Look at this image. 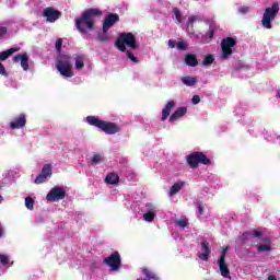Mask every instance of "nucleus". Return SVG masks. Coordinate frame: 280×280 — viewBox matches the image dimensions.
Listing matches in <instances>:
<instances>
[{
	"mask_svg": "<svg viewBox=\"0 0 280 280\" xmlns=\"http://www.w3.org/2000/svg\"><path fill=\"white\" fill-rule=\"evenodd\" d=\"M95 16H102V10L96 8L86 9L81 16L74 19L75 27L81 34H88L95 30Z\"/></svg>",
	"mask_w": 280,
	"mask_h": 280,
	"instance_id": "1",
	"label": "nucleus"
},
{
	"mask_svg": "<svg viewBox=\"0 0 280 280\" xmlns=\"http://www.w3.org/2000/svg\"><path fill=\"white\" fill-rule=\"evenodd\" d=\"M126 45L130 49H139V45H137V36L132 33H121L115 43V47L118 51H126L127 58L131 60V62L139 65V59L135 57L132 51L126 49Z\"/></svg>",
	"mask_w": 280,
	"mask_h": 280,
	"instance_id": "2",
	"label": "nucleus"
},
{
	"mask_svg": "<svg viewBox=\"0 0 280 280\" xmlns=\"http://www.w3.org/2000/svg\"><path fill=\"white\" fill-rule=\"evenodd\" d=\"M85 119L89 126H94V128H98V130H102L103 132H105V135H117V132H121V127H119V125H117L116 122L102 120L96 116H88Z\"/></svg>",
	"mask_w": 280,
	"mask_h": 280,
	"instance_id": "3",
	"label": "nucleus"
},
{
	"mask_svg": "<svg viewBox=\"0 0 280 280\" xmlns=\"http://www.w3.org/2000/svg\"><path fill=\"white\" fill-rule=\"evenodd\" d=\"M187 165L190 166V170H197L198 165H211V159L205 154V152L195 151L186 155Z\"/></svg>",
	"mask_w": 280,
	"mask_h": 280,
	"instance_id": "4",
	"label": "nucleus"
},
{
	"mask_svg": "<svg viewBox=\"0 0 280 280\" xmlns=\"http://www.w3.org/2000/svg\"><path fill=\"white\" fill-rule=\"evenodd\" d=\"M277 14H279V2H275L271 7L265 9L261 20L262 27L272 30V21L277 19Z\"/></svg>",
	"mask_w": 280,
	"mask_h": 280,
	"instance_id": "5",
	"label": "nucleus"
},
{
	"mask_svg": "<svg viewBox=\"0 0 280 280\" xmlns=\"http://www.w3.org/2000/svg\"><path fill=\"white\" fill-rule=\"evenodd\" d=\"M57 70L63 78H73V66L71 65V57L63 55L57 61Z\"/></svg>",
	"mask_w": 280,
	"mask_h": 280,
	"instance_id": "6",
	"label": "nucleus"
},
{
	"mask_svg": "<svg viewBox=\"0 0 280 280\" xmlns=\"http://www.w3.org/2000/svg\"><path fill=\"white\" fill-rule=\"evenodd\" d=\"M103 264L108 266L112 272H119L121 269V255L119 252L112 253L108 257L104 258Z\"/></svg>",
	"mask_w": 280,
	"mask_h": 280,
	"instance_id": "7",
	"label": "nucleus"
},
{
	"mask_svg": "<svg viewBox=\"0 0 280 280\" xmlns=\"http://www.w3.org/2000/svg\"><path fill=\"white\" fill-rule=\"evenodd\" d=\"M237 45V39L233 37H226L221 40L222 58L226 60L229 56L233 54V47Z\"/></svg>",
	"mask_w": 280,
	"mask_h": 280,
	"instance_id": "8",
	"label": "nucleus"
},
{
	"mask_svg": "<svg viewBox=\"0 0 280 280\" xmlns=\"http://www.w3.org/2000/svg\"><path fill=\"white\" fill-rule=\"evenodd\" d=\"M66 196L67 191H65V188L55 186L47 194L46 200H48V202H59V200H65Z\"/></svg>",
	"mask_w": 280,
	"mask_h": 280,
	"instance_id": "9",
	"label": "nucleus"
},
{
	"mask_svg": "<svg viewBox=\"0 0 280 280\" xmlns=\"http://www.w3.org/2000/svg\"><path fill=\"white\" fill-rule=\"evenodd\" d=\"M42 16L46 19L47 23H56L62 16V12L54 9V7H47L44 9Z\"/></svg>",
	"mask_w": 280,
	"mask_h": 280,
	"instance_id": "10",
	"label": "nucleus"
},
{
	"mask_svg": "<svg viewBox=\"0 0 280 280\" xmlns=\"http://www.w3.org/2000/svg\"><path fill=\"white\" fill-rule=\"evenodd\" d=\"M115 23H119V14L117 13H109L105 16L103 22V32H108L110 27L115 25Z\"/></svg>",
	"mask_w": 280,
	"mask_h": 280,
	"instance_id": "11",
	"label": "nucleus"
},
{
	"mask_svg": "<svg viewBox=\"0 0 280 280\" xmlns=\"http://www.w3.org/2000/svg\"><path fill=\"white\" fill-rule=\"evenodd\" d=\"M26 124H27V117L25 116V114H20L10 122V128L12 130H19L21 128H25Z\"/></svg>",
	"mask_w": 280,
	"mask_h": 280,
	"instance_id": "12",
	"label": "nucleus"
},
{
	"mask_svg": "<svg viewBox=\"0 0 280 280\" xmlns=\"http://www.w3.org/2000/svg\"><path fill=\"white\" fill-rule=\"evenodd\" d=\"M13 62H21V67L24 71H27L30 69V57L27 56V54L14 56Z\"/></svg>",
	"mask_w": 280,
	"mask_h": 280,
	"instance_id": "13",
	"label": "nucleus"
},
{
	"mask_svg": "<svg viewBox=\"0 0 280 280\" xmlns=\"http://www.w3.org/2000/svg\"><path fill=\"white\" fill-rule=\"evenodd\" d=\"M201 250L203 253L199 254V259H201V261H209V255H211V247L209 246V242H201Z\"/></svg>",
	"mask_w": 280,
	"mask_h": 280,
	"instance_id": "14",
	"label": "nucleus"
},
{
	"mask_svg": "<svg viewBox=\"0 0 280 280\" xmlns=\"http://www.w3.org/2000/svg\"><path fill=\"white\" fill-rule=\"evenodd\" d=\"M219 270L221 272V277L224 279H229L231 277V270H229V265H226V260H223L222 258L218 260Z\"/></svg>",
	"mask_w": 280,
	"mask_h": 280,
	"instance_id": "15",
	"label": "nucleus"
},
{
	"mask_svg": "<svg viewBox=\"0 0 280 280\" xmlns=\"http://www.w3.org/2000/svg\"><path fill=\"white\" fill-rule=\"evenodd\" d=\"M176 106V103L174 101H168L165 107L162 109V121H165L167 117H170V114L172 113V109Z\"/></svg>",
	"mask_w": 280,
	"mask_h": 280,
	"instance_id": "16",
	"label": "nucleus"
},
{
	"mask_svg": "<svg viewBox=\"0 0 280 280\" xmlns=\"http://www.w3.org/2000/svg\"><path fill=\"white\" fill-rule=\"evenodd\" d=\"M187 115V107H178L170 117V121H176V119H180V117H185Z\"/></svg>",
	"mask_w": 280,
	"mask_h": 280,
	"instance_id": "17",
	"label": "nucleus"
},
{
	"mask_svg": "<svg viewBox=\"0 0 280 280\" xmlns=\"http://www.w3.org/2000/svg\"><path fill=\"white\" fill-rule=\"evenodd\" d=\"M21 48H10L8 50L1 51L0 52V61L3 62L12 56V54H16V51H20Z\"/></svg>",
	"mask_w": 280,
	"mask_h": 280,
	"instance_id": "18",
	"label": "nucleus"
},
{
	"mask_svg": "<svg viewBox=\"0 0 280 280\" xmlns=\"http://www.w3.org/2000/svg\"><path fill=\"white\" fill-rule=\"evenodd\" d=\"M106 185H117L119 183V175L117 173H109L105 177Z\"/></svg>",
	"mask_w": 280,
	"mask_h": 280,
	"instance_id": "19",
	"label": "nucleus"
},
{
	"mask_svg": "<svg viewBox=\"0 0 280 280\" xmlns=\"http://www.w3.org/2000/svg\"><path fill=\"white\" fill-rule=\"evenodd\" d=\"M185 63L187 65V67H198V58L196 57V55L188 54L185 57Z\"/></svg>",
	"mask_w": 280,
	"mask_h": 280,
	"instance_id": "20",
	"label": "nucleus"
},
{
	"mask_svg": "<svg viewBox=\"0 0 280 280\" xmlns=\"http://www.w3.org/2000/svg\"><path fill=\"white\" fill-rule=\"evenodd\" d=\"M182 82L186 86H196V84L198 83V79L196 77L187 75L182 78Z\"/></svg>",
	"mask_w": 280,
	"mask_h": 280,
	"instance_id": "21",
	"label": "nucleus"
},
{
	"mask_svg": "<svg viewBox=\"0 0 280 280\" xmlns=\"http://www.w3.org/2000/svg\"><path fill=\"white\" fill-rule=\"evenodd\" d=\"M183 187H185V183L182 182V183H175L171 189H170V192H168V196H176V194H178V191H180L183 189Z\"/></svg>",
	"mask_w": 280,
	"mask_h": 280,
	"instance_id": "22",
	"label": "nucleus"
},
{
	"mask_svg": "<svg viewBox=\"0 0 280 280\" xmlns=\"http://www.w3.org/2000/svg\"><path fill=\"white\" fill-rule=\"evenodd\" d=\"M74 67L77 71H80V69H84V55H78L75 58Z\"/></svg>",
	"mask_w": 280,
	"mask_h": 280,
	"instance_id": "23",
	"label": "nucleus"
},
{
	"mask_svg": "<svg viewBox=\"0 0 280 280\" xmlns=\"http://www.w3.org/2000/svg\"><path fill=\"white\" fill-rule=\"evenodd\" d=\"M42 174H44V176L46 177H51L52 174V166L51 164H45L42 168Z\"/></svg>",
	"mask_w": 280,
	"mask_h": 280,
	"instance_id": "24",
	"label": "nucleus"
},
{
	"mask_svg": "<svg viewBox=\"0 0 280 280\" xmlns=\"http://www.w3.org/2000/svg\"><path fill=\"white\" fill-rule=\"evenodd\" d=\"M96 39L100 43H108V40H110V37H108V32H103V33H98V35L96 36Z\"/></svg>",
	"mask_w": 280,
	"mask_h": 280,
	"instance_id": "25",
	"label": "nucleus"
},
{
	"mask_svg": "<svg viewBox=\"0 0 280 280\" xmlns=\"http://www.w3.org/2000/svg\"><path fill=\"white\" fill-rule=\"evenodd\" d=\"M215 61V58L213 55H207L202 61L203 67H209V65H213Z\"/></svg>",
	"mask_w": 280,
	"mask_h": 280,
	"instance_id": "26",
	"label": "nucleus"
},
{
	"mask_svg": "<svg viewBox=\"0 0 280 280\" xmlns=\"http://www.w3.org/2000/svg\"><path fill=\"white\" fill-rule=\"evenodd\" d=\"M258 253H270L272 250V247L268 244H260L257 247Z\"/></svg>",
	"mask_w": 280,
	"mask_h": 280,
	"instance_id": "27",
	"label": "nucleus"
},
{
	"mask_svg": "<svg viewBox=\"0 0 280 280\" xmlns=\"http://www.w3.org/2000/svg\"><path fill=\"white\" fill-rule=\"evenodd\" d=\"M25 207L28 211H34V199L32 197L25 198Z\"/></svg>",
	"mask_w": 280,
	"mask_h": 280,
	"instance_id": "28",
	"label": "nucleus"
},
{
	"mask_svg": "<svg viewBox=\"0 0 280 280\" xmlns=\"http://www.w3.org/2000/svg\"><path fill=\"white\" fill-rule=\"evenodd\" d=\"M154 218H156V213L150 211L143 214V219L145 222H154Z\"/></svg>",
	"mask_w": 280,
	"mask_h": 280,
	"instance_id": "29",
	"label": "nucleus"
},
{
	"mask_svg": "<svg viewBox=\"0 0 280 280\" xmlns=\"http://www.w3.org/2000/svg\"><path fill=\"white\" fill-rule=\"evenodd\" d=\"M47 178L46 175L44 174H39L37 175V177L35 178V185H43V183H47Z\"/></svg>",
	"mask_w": 280,
	"mask_h": 280,
	"instance_id": "30",
	"label": "nucleus"
},
{
	"mask_svg": "<svg viewBox=\"0 0 280 280\" xmlns=\"http://www.w3.org/2000/svg\"><path fill=\"white\" fill-rule=\"evenodd\" d=\"M102 161H104V158L100 154H95L91 160V165H97L98 163H102Z\"/></svg>",
	"mask_w": 280,
	"mask_h": 280,
	"instance_id": "31",
	"label": "nucleus"
},
{
	"mask_svg": "<svg viewBox=\"0 0 280 280\" xmlns=\"http://www.w3.org/2000/svg\"><path fill=\"white\" fill-rule=\"evenodd\" d=\"M173 12L175 14L177 23H183V14L180 13V10L178 8H174Z\"/></svg>",
	"mask_w": 280,
	"mask_h": 280,
	"instance_id": "32",
	"label": "nucleus"
},
{
	"mask_svg": "<svg viewBox=\"0 0 280 280\" xmlns=\"http://www.w3.org/2000/svg\"><path fill=\"white\" fill-rule=\"evenodd\" d=\"M0 264H2V266H8V264H10V258H8L7 255L0 254Z\"/></svg>",
	"mask_w": 280,
	"mask_h": 280,
	"instance_id": "33",
	"label": "nucleus"
},
{
	"mask_svg": "<svg viewBox=\"0 0 280 280\" xmlns=\"http://www.w3.org/2000/svg\"><path fill=\"white\" fill-rule=\"evenodd\" d=\"M176 48L179 51H187V43L185 42H178Z\"/></svg>",
	"mask_w": 280,
	"mask_h": 280,
	"instance_id": "34",
	"label": "nucleus"
},
{
	"mask_svg": "<svg viewBox=\"0 0 280 280\" xmlns=\"http://www.w3.org/2000/svg\"><path fill=\"white\" fill-rule=\"evenodd\" d=\"M177 226H180V229H185L189 223H187V220L180 219L175 222Z\"/></svg>",
	"mask_w": 280,
	"mask_h": 280,
	"instance_id": "35",
	"label": "nucleus"
},
{
	"mask_svg": "<svg viewBox=\"0 0 280 280\" xmlns=\"http://www.w3.org/2000/svg\"><path fill=\"white\" fill-rule=\"evenodd\" d=\"M55 47H56V50L58 51V54H60V51H62V38H58L56 40Z\"/></svg>",
	"mask_w": 280,
	"mask_h": 280,
	"instance_id": "36",
	"label": "nucleus"
},
{
	"mask_svg": "<svg viewBox=\"0 0 280 280\" xmlns=\"http://www.w3.org/2000/svg\"><path fill=\"white\" fill-rule=\"evenodd\" d=\"M195 205L197 206L199 215H202V213H203V211H205V208H202V201L196 200V201H195Z\"/></svg>",
	"mask_w": 280,
	"mask_h": 280,
	"instance_id": "37",
	"label": "nucleus"
},
{
	"mask_svg": "<svg viewBox=\"0 0 280 280\" xmlns=\"http://www.w3.org/2000/svg\"><path fill=\"white\" fill-rule=\"evenodd\" d=\"M243 235H252L253 237H261V232L254 230L252 233L250 232H245Z\"/></svg>",
	"mask_w": 280,
	"mask_h": 280,
	"instance_id": "38",
	"label": "nucleus"
},
{
	"mask_svg": "<svg viewBox=\"0 0 280 280\" xmlns=\"http://www.w3.org/2000/svg\"><path fill=\"white\" fill-rule=\"evenodd\" d=\"M195 21H198V18L196 15H191L188 18V27H194Z\"/></svg>",
	"mask_w": 280,
	"mask_h": 280,
	"instance_id": "39",
	"label": "nucleus"
},
{
	"mask_svg": "<svg viewBox=\"0 0 280 280\" xmlns=\"http://www.w3.org/2000/svg\"><path fill=\"white\" fill-rule=\"evenodd\" d=\"M0 75H3L4 78H8V70H5V66L0 62Z\"/></svg>",
	"mask_w": 280,
	"mask_h": 280,
	"instance_id": "40",
	"label": "nucleus"
},
{
	"mask_svg": "<svg viewBox=\"0 0 280 280\" xmlns=\"http://www.w3.org/2000/svg\"><path fill=\"white\" fill-rule=\"evenodd\" d=\"M228 252H229V247H224L219 259H222L223 261H225Z\"/></svg>",
	"mask_w": 280,
	"mask_h": 280,
	"instance_id": "41",
	"label": "nucleus"
},
{
	"mask_svg": "<svg viewBox=\"0 0 280 280\" xmlns=\"http://www.w3.org/2000/svg\"><path fill=\"white\" fill-rule=\"evenodd\" d=\"M143 275H145V277H148V279H154V275L152 272H150V270H148V269H143Z\"/></svg>",
	"mask_w": 280,
	"mask_h": 280,
	"instance_id": "42",
	"label": "nucleus"
},
{
	"mask_svg": "<svg viewBox=\"0 0 280 280\" xmlns=\"http://www.w3.org/2000/svg\"><path fill=\"white\" fill-rule=\"evenodd\" d=\"M5 34H8V27L5 26H0V38L2 36H5Z\"/></svg>",
	"mask_w": 280,
	"mask_h": 280,
	"instance_id": "43",
	"label": "nucleus"
},
{
	"mask_svg": "<svg viewBox=\"0 0 280 280\" xmlns=\"http://www.w3.org/2000/svg\"><path fill=\"white\" fill-rule=\"evenodd\" d=\"M249 10H250V8H248V7H241L238 9V12H241V14H246V13H248Z\"/></svg>",
	"mask_w": 280,
	"mask_h": 280,
	"instance_id": "44",
	"label": "nucleus"
},
{
	"mask_svg": "<svg viewBox=\"0 0 280 280\" xmlns=\"http://www.w3.org/2000/svg\"><path fill=\"white\" fill-rule=\"evenodd\" d=\"M192 104H200V95H194L191 98Z\"/></svg>",
	"mask_w": 280,
	"mask_h": 280,
	"instance_id": "45",
	"label": "nucleus"
},
{
	"mask_svg": "<svg viewBox=\"0 0 280 280\" xmlns=\"http://www.w3.org/2000/svg\"><path fill=\"white\" fill-rule=\"evenodd\" d=\"M213 36H215V31L213 28H210L208 32V37L213 38Z\"/></svg>",
	"mask_w": 280,
	"mask_h": 280,
	"instance_id": "46",
	"label": "nucleus"
},
{
	"mask_svg": "<svg viewBox=\"0 0 280 280\" xmlns=\"http://www.w3.org/2000/svg\"><path fill=\"white\" fill-rule=\"evenodd\" d=\"M168 47H170L171 49H174V47H176V43H175L174 40L170 39V40H168Z\"/></svg>",
	"mask_w": 280,
	"mask_h": 280,
	"instance_id": "47",
	"label": "nucleus"
},
{
	"mask_svg": "<svg viewBox=\"0 0 280 280\" xmlns=\"http://www.w3.org/2000/svg\"><path fill=\"white\" fill-rule=\"evenodd\" d=\"M267 280H277L276 276H269Z\"/></svg>",
	"mask_w": 280,
	"mask_h": 280,
	"instance_id": "48",
	"label": "nucleus"
},
{
	"mask_svg": "<svg viewBox=\"0 0 280 280\" xmlns=\"http://www.w3.org/2000/svg\"><path fill=\"white\" fill-rule=\"evenodd\" d=\"M0 237H3V229L0 225Z\"/></svg>",
	"mask_w": 280,
	"mask_h": 280,
	"instance_id": "49",
	"label": "nucleus"
},
{
	"mask_svg": "<svg viewBox=\"0 0 280 280\" xmlns=\"http://www.w3.org/2000/svg\"><path fill=\"white\" fill-rule=\"evenodd\" d=\"M278 95H279V97H280V91H278Z\"/></svg>",
	"mask_w": 280,
	"mask_h": 280,
	"instance_id": "50",
	"label": "nucleus"
},
{
	"mask_svg": "<svg viewBox=\"0 0 280 280\" xmlns=\"http://www.w3.org/2000/svg\"><path fill=\"white\" fill-rule=\"evenodd\" d=\"M0 200H3V197L0 196Z\"/></svg>",
	"mask_w": 280,
	"mask_h": 280,
	"instance_id": "51",
	"label": "nucleus"
}]
</instances>
